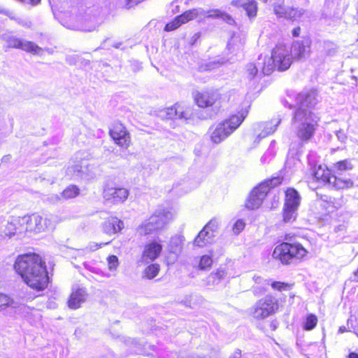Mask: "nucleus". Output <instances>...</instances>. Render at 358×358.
Instances as JSON below:
<instances>
[{
  "mask_svg": "<svg viewBox=\"0 0 358 358\" xmlns=\"http://www.w3.org/2000/svg\"><path fill=\"white\" fill-rule=\"evenodd\" d=\"M273 10L278 18L294 21L298 16V11L296 8L280 3L274 4Z\"/></svg>",
  "mask_w": 358,
  "mask_h": 358,
  "instance_id": "nucleus-20",
  "label": "nucleus"
},
{
  "mask_svg": "<svg viewBox=\"0 0 358 358\" xmlns=\"http://www.w3.org/2000/svg\"><path fill=\"white\" fill-rule=\"evenodd\" d=\"M353 168L350 159L336 162L332 168L324 164L313 165L310 178L319 186H328L335 191L343 192L355 187L354 180L344 174V172L352 171Z\"/></svg>",
  "mask_w": 358,
  "mask_h": 358,
  "instance_id": "nucleus-2",
  "label": "nucleus"
},
{
  "mask_svg": "<svg viewBox=\"0 0 358 358\" xmlns=\"http://www.w3.org/2000/svg\"><path fill=\"white\" fill-rule=\"evenodd\" d=\"M300 195L294 188H287L285 191L283 206L298 208L300 204Z\"/></svg>",
  "mask_w": 358,
  "mask_h": 358,
  "instance_id": "nucleus-22",
  "label": "nucleus"
},
{
  "mask_svg": "<svg viewBox=\"0 0 358 358\" xmlns=\"http://www.w3.org/2000/svg\"><path fill=\"white\" fill-rule=\"evenodd\" d=\"M198 15V12L196 10V9H191V10H186L185 12H183L182 13H181L180 15H177L176 17H178L180 24H185L189 21H192L194 19H195Z\"/></svg>",
  "mask_w": 358,
  "mask_h": 358,
  "instance_id": "nucleus-32",
  "label": "nucleus"
},
{
  "mask_svg": "<svg viewBox=\"0 0 358 358\" xmlns=\"http://www.w3.org/2000/svg\"><path fill=\"white\" fill-rule=\"evenodd\" d=\"M24 233L22 217H13L4 229L5 236L11 238L13 236Z\"/></svg>",
  "mask_w": 358,
  "mask_h": 358,
  "instance_id": "nucleus-19",
  "label": "nucleus"
},
{
  "mask_svg": "<svg viewBox=\"0 0 358 358\" xmlns=\"http://www.w3.org/2000/svg\"><path fill=\"white\" fill-rule=\"evenodd\" d=\"M348 358H358V354L354 352H350Z\"/></svg>",
  "mask_w": 358,
  "mask_h": 358,
  "instance_id": "nucleus-49",
  "label": "nucleus"
},
{
  "mask_svg": "<svg viewBox=\"0 0 358 358\" xmlns=\"http://www.w3.org/2000/svg\"><path fill=\"white\" fill-rule=\"evenodd\" d=\"M311 52V42L298 41L292 44V55L294 61H301L306 59Z\"/></svg>",
  "mask_w": 358,
  "mask_h": 358,
  "instance_id": "nucleus-16",
  "label": "nucleus"
},
{
  "mask_svg": "<svg viewBox=\"0 0 358 358\" xmlns=\"http://www.w3.org/2000/svg\"><path fill=\"white\" fill-rule=\"evenodd\" d=\"M279 309V300L274 296L268 294L255 303L252 308V314L255 319L262 320L275 315Z\"/></svg>",
  "mask_w": 358,
  "mask_h": 358,
  "instance_id": "nucleus-8",
  "label": "nucleus"
},
{
  "mask_svg": "<svg viewBox=\"0 0 358 358\" xmlns=\"http://www.w3.org/2000/svg\"><path fill=\"white\" fill-rule=\"evenodd\" d=\"M124 227L122 220L117 217H109L102 224V230L108 235H113L120 232Z\"/></svg>",
  "mask_w": 358,
  "mask_h": 358,
  "instance_id": "nucleus-18",
  "label": "nucleus"
},
{
  "mask_svg": "<svg viewBox=\"0 0 358 358\" xmlns=\"http://www.w3.org/2000/svg\"><path fill=\"white\" fill-rule=\"evenodd\" d=\"M263 184H258L250 192L245 202V207L250 210L258 209L268 195Z\"/></svg>",
  "mask_w": 358,
  "mask_h": 358,
  "instance_id": "nucleus-12",
  "label": "nucleus"
},
{
  "mask_svg": "<svg viewBox=\"0 0 358 358\" xmlns=\"http://www.w3.org/2000/svg\"><path fill=\"white\" fill-rule=\"evenodd\" d=\"M22 40L17 38H10L7 41L8 48L21 49Z\"/></svg>",
  "mask_w": 358,
  "mask_h": 358,
  "instance_id": "nucleus-42",
  "label": "nucleus"
},
{
  "mask_svg": "<svg viewBox=\"0 0 358 358\" xmlns=\"http://www.w3.org/2000/svg\"><path fill=\"white\" fill-rule=\"evenodd\" d=\"M161 270L160 264L158 263L150 262L143 270V277L148 280H152L157 277Z\"/></svg>",
  "mask_w": 358,
  "mask_h": 358,
  "instance_id": "nucleus-24",
  "label": "nucleus"
},
{
  "mask_svg": "<svg viewBox=\"0 0 358 358\" xmlns=\"http://www.w3.org/2000/svg\"><path fill=\"white\" fill-rule=\"evenodd\" d=\"M217 227V223L215 220H210L204 227V228L199 231L197 236L194 238V243L198 247H203L206 245L207 241L206 237L208 236V231H206V229L210 228L212 231L214 229H216Z\"/></svg>",
  "mask_w": 358,
  "mask_h": 358,
  "instance_id": "nucleus-23",
  "label": "nucleus"
},
{
  "mask_svg": "<svg viewBox=\"0 0 358 358\" xmlns=\"http://www.w3.org/2000/svg\"><path fill=\"white\" fill-rule=\"evenodd\" d=\"M129 190L122 187L106 185L103 192V198L113 203L124 202L129 196Z\"/></svg>",
  "mask_w": 358,
  "mask_h": 358,
  "instance_id": "nucleus-14",
  "label": "nucleus"
},
{
  "mask_svg": "<svg viewBox=\"0 0 358 358\" xmlns=\"http://www.w3.org/2000/svg\"><path fill=\"white\" fill-rule=\"evenodd\" d=\"M103 244L102 243H100V244H96V248H100L101 247Z\"/></svg>",
  "mask_w": 358,
  "mask_h": 358,
  "instance_id": "nucleus-50",
  "label": "nucleus"
},
{
  "mask_svg": "<svg viewBox=\"0 0 358 358\" xmlns=\"http://www.w3.org/2000/svg\"><path fill=\"white\" fill-rule=\"evenodd\" d=\"M262 1H264V2H266V1H267V0H262Z\"/></svg>",
  "mask_w": 358,
  "mask_h": 358,
  "instance_id": "nucleus-51",
  "label": "nucleus"
},
{
  "mask_svg": "<svg viewBox=\"0 0 358 358\" xmlns=\"http://www.w3.org/2000/svg\"><path fill=\"white\" fill-rule=\"evenodd\" d=\"M315 99L307 94L301 98L294 110L292 122L296 124L295 137L301 144L310 141L319 127L320 117L313 110Z\"/></svg>",
  "mask_w": 358,
  "mask_h": 358,
  "instance_id": "nucleus-3",
  "label": "nucleus"
},
{
  "mask_svg": "<svg viewBox=\"0 0 358 358\" xmlns=\"http://www.w3.org/2000/svg\"><path fill=\"white\" fill-rule=\"evenodd\" d=\"M293 63V58L287 51L285 44L278 43L271 50V57L265 61L262 66V71L269 75L275 71H285Z\"/></svg>",
  "mask_w": 358,
  "mask_h": 358,
  "instance_id": "nucleus-6",
  "label": "nucleus"
},
{
  "mask_svg": "<svg viewBox=\"0 0 358 358\" xmlns=\"http://www.w3.org/2000/svg\"><path fill=\"white\" fill-rule=\"evenodd\" d=\"M24 233H39L43 230V217L37 213L27 215L22 217Z\"/></svg>",
  "mask_w": 358,
  "mask_h": 358,
  "instance_id": "nucleus-15",
  "label": "nucleus"
},
{
  "mask_svg": "<svg viewBox=\"0 0 358 358\" xmlns=\"http://www.w3.org/2000/svg\"><path fill=\"white\" fill-rule=\"evenodd\" d=\"M41 0H26V3H29L31 6H36L40 3Z\"/></svg>",
  "mask_w": 358,
  "mask_h": 358,
  "instance_id": "nucleus-48",
  "label": "nucleus"
},
{
  "mask_svg": "<svg viewBox=\"0 0 358 358\" xmlns=\"http://www.w3.org/2000/svg\"><path fill=\"white\" fill-rule=\"evenodd\" d=\"M339 208L340 205L338 203L328 201H324L322 203V208L324 211V214L327 215H330L334 213Z\"/></svg>",
  "mask_w": 358,
  "mask_h": 358,
  "instance_id": "nucleus-35",
  "label": "nucleus"
},
{
  "mask_svg": "<svg viewBox=\"0 0 358 358\" xmlns=\"http://www.w3.org/2000/svg\"><path fill=\"white\" fill-rule=\"evenodd\" d=\"M200 37H201L200 32H196V33L194 34L189 39V45L193 46L195 44H196V43L199 41Z\"/></svg>",
  "mask_w": 358,
  "mask_h": 358,
  "instance_id": "nucleus-45",
  "label": "nucleus"
},
{
  "mask_svg": "<svg viewBox=\"0 0 358 358\" xmlns=\"http://www.w3.org/2000/svg\"><path fill=\"white\" fill-rule=\"evenodd\" d=\"M231 5L234 7H242L250 19L257 17L258 3L256 0H232Z\"/></svg>",
  "mask_w": 358,
  "mask_h": 358,
  "instance_id": "nucleus-17",
  "label": "nucleus"
},
{
  "mask_svg": "<svg viewBox=\"0 0 358 358\" xmlns=\"http://www.w3.org/2000/svg\"><path fill=\"white\" fill-rule=\"evenodd\" d=\"M301 31V29L299 26L294 27L292 31V36L293 37H299L300 36Z\"/></svg>",
  "mask_w": 358,
  "mask_h": 358,
  "instance_id": "nucleus-46",
  "label": "nucleus"
},
{
  "mask_svg": "<svg viewBox=\"0 0 358 358\" xmlns=\"http://www.w3.org/2000/svg\"><path fill=\"white\" fill-rule=\"evenodd\" d=\"M298 208L285 207L282 208V221L285 223H292L296 219Z\"/></svg>",
  "mask_w": 358,
  "mask_h": 358,
  "instance_id": "nucleus-27",
  "label": "nucleus"
},
{
  "mask_svg": "<svg viewBox=\"0 0 358 358\" xmlns=\"http://www.w3.org/2000/svg\"><path fill=\"white\" fill-rule=\"evenodd\" d=\"M184 238L180 236H173L170 238L168 250L170 253L180 252L182 250Z\"/></svg>",
  "mask_w": 358,
  "mask_h": 358,
  "instance_id": "nucleus-25",
  "label": "nucleus"
},
{
  "mask_svg": "<svg viewBox=\"0 0 358 358\" xmlns=\"http://www.w3.org/2000/svg\"><path fill=\"white\" fill-rule=\"evenodd\" d=\"M80 193L79 187L76 185L67 186L62 192V196L66 199H71L78 196Z\"/></svg>",
  "mask_w": 358,
  "mask_h": 358,
  "instance_id": "nucleus-31",
  "label": "nucleus"
},
{
  "mask_svg": "<svg viewBox=\"0 0 358 358\" xmlns=\"http://www.w3.org/2000/svg\"><path fill=\"white\" fill-rule=\"evenodd\" d=\"M248 115L247 109H241L212 125L209 129L210 141L214 144H219L225 141L241 125Z\"/></svg>",
  "mask_w": 358,
  "mask_h": 358,
  "instance_id": "nucleus-5",
  "label": "nucleus"
},
{
  "mask_svg": "<svg viewBox=\"0 0 358 358\" xmlns=\"http://www.w3.org/2000/svg\"><path fill=\"white\" fill-rule=\"evenodd\" d=\"M222 20L229 25L234 26L236 24L235 19L229 14L224 12Z\"/></svg>",
  "mask_w": 358,
  "mask_h": 358,
  "instance_id": "nucleus-44",
  "label": "nucleus"
},
{
  "mask_svg": "<svg viewBox=\"0 0 358 358\" xmlns=\"http://www.w3.org/2000/svg\"><path fill=\"white\" fill-rule=\"evenodd\" d=\"M213 262L212 255H203L199 258L198 268L201 271L210 270L213 266Z\"/></svg>",
  "mask_w": 358,
  "mask_h": 358,
  "instance_id": "nucleus-30",
  "label": "nucleus"
},
{
  "mask_svg": "<svg viewBox=\"0 0 358 358\" xmlns=\"http://www.w3.org/2000/svg\"><path fill=\"white\" fill-rule=\"evenodd\" d=\"M231 358H239V357H231Z\"/></svg>",
  "mask_w": 358,
  "mask_h": 358,
  "instance_id": "nucleus-52",
  "label": "nucleus"
},
{
  "mask_svg": "<svg viewBox=\"0 0 358 358\" xmlns=\"http://www.w3.org/2000/svg\"><path fill=\"white\" fill-rule=\"evenodd\" d=\"M318 323V318L314 314H308L303 324V329L306 331L313 329Z\"/></svg>",
  "mask_w": 358,
  "mask_h": 358,
  "instance_id": "nucleus-33",
  "label": "nucleus"
},
{
  "mask_svg": "<svg viewBox=\"0 0 358 358\" xmlns=\"http://www.w3.org/2000/svg\"><path fill=\"white\" fill-rule=\"evenodd\" d=\"M294 285V283L273 280L270 283L271 289L275 292H282L283 291L291 290Z\"/></svg>",
  "mask_w": 358,
  "mask_h": 358,
  "instance_id": "nucleus-29",
  "label": "nucleus"
},
{
  "mask_svg": "<svg viewBox=\"0 0 358 358\" xmlns=\"http://www.w3.org/2000/svg\"><path fill=\"white\" fill-rule=\"evenodd\" d=\"M108 268L110 271H116L120 265L118 257L115 255H109L107 259Z\"/></svg>",
  "mask_w": 358,
  "mask_h": 358,
  "instance_id": "nucleus-38",
  "label": "nucleus"
},
{
  "mask_svg": "<svg viewBox=\"0 0 358 358\" xmlns=\"http://www.w3.org/2000/svg\"><path fill=\"white\" fill-rule=\"evenodd\" d=\"M324 7L328 9H338L340 6L339 0H324Z\"/></svg>",
  "mask_w": 358,
  "mask_h": 358,
  "instance_id": "nucleus-43",
  "label": "nucleus"
},
{
  "mask_svg": "<svg viewBox=\"0 0 358 358\" xmlns=\"http://www.w3.org/2000/svg\"><path fill=\"white\" fill-rule=\"evenodd\" d=\"M308 255V250L296 240V235L288 233L275 246L272 257L282 266H288L306 261Z\"/></svg>",
  "mask_w": 358,
  "mask_h": 358,
  "instance_id": "nucleus-4",
  "label": "nucleus"
},
{
  "mask_svg": "<svg viewBox=\"0 0 358 358\" xmlns=\"http://www.w3.org/2000/svg\"><path fill=\"white\" fill-rule=\"evenodd\" d=\"M246 226L245 221L243 219L237 220L232 226V231L235 235H238L243 231Z\"/></svg>",
  "mask_w": 358,
  "mask_h": 358,
  "instance_id": "nucleus-39",
  "label": "nucleus"
},
{
  "mask_svg": "<svg viewBox=\"0 0 358 358\" xmlns=\"http://www.w3.org/2000/svg\"><path fill=\"white\" fill-rule=\"evenodd\" d=\"M221 99V94L218 93L217 90L213 88H206L201 91H196L193 94V100L196 106L199 108H212L214 110V108H217L215 114L220 109V100Z\"/></svg>",
  "mask_w": 358,
  "mask_h": 358,
  "instance_id": "nucleus-9",
  "label": "nucleus"
},
{
  "mask_svg": "<svg viewBox=\"0 0 358 358\" xmlns=\"http://www.w3.org/2000/svg\"><path fill=\"white\" fill-rule=\"evenodd\" d=\"M181 26L178 19L177 17H175L171 21L169 22L166 24L164 27L165 31H173Z\"/></svg>",
  "mask_w": 358,
  "mask_h": 358,
  "instance_id": "nucleus-40",
  "label": "nucleus"
},
{
  "mask_svg": "<svg viewBox=\"0 0 358 358\" xmlns=\"http://www.w3.org/2000/svg\"><path fill=\"white\" fill-rule=\"evenodd\" d=\"M15 300L8 294L0 292V312L15 308Z\"/></svg>",
  "mask_w": 358,
  "mask_h": 358,
  "instance_id": "nucleus-26",
  "label": "nucleus"
},
{
  "mask_svg": "<svg viewBox=\"0 0 358 358\" xmlns=\"http://www.w3.org/2000/svg\"><path fill=\"white\" fill-rule=\"evenodd\" d=\"M224 11L220 9H211L207 12L206 17L210 19H222Z\"/></svg>",
  "mask_w": 358,
  "mask_h": 358,
  "instance_id": "nucleus-41",
  "label": "nucleus"
},
{
  "mask_svg": "<svg viewBox=\"0 0 358 358\" xmlns=\"http://www.w3.org/2000/svg\"><path fill=\"white\" fill-rule=\"evenodd\" d=\"M163 250L162 241L158 238L150 240L143 246L141 260L144 262H153L160 257Z\"/></svg>",
  "mask_w": 358,
  "mask_h": 358,
  "instance_id": "nucleus-11",
  "label": "nucleus"
},
{
  "mask_svg": "<svg viewBox=\"0 0 358 358\" xmlns=\"http://www.w3.org/2000/svg\"><path fill=\"white\" fill-rule=\"evenodd\" d=\"M173 220V213L167 209L157 210L142 222L136 229L139 237H145L164 228Z\"/></svg>",
  "mask_w": 358,
  "mask_h": 358,
  "instance_id": "nucleus-7",
  "label": "nucleus"
},
{
  "mask_svg": "<svg viewBox=\"0 0 358 358\" xmlns=\"http://www.w3.org/2000/svg\"><path fill=\"white\" fill-rule=\"evenodd\" d=\"M108 134L114 143L122 150H128L132 144L129 131L120 121H115L112 124Z\"/></svg>",
  "mask_w": 358,
  "mask_h": 358,
  "instance_id": "nucleus-10",
  "label": "nucleus"
},
{
  "mask_svg": "<svg viewBox=\"0 0 358 358\" xmlns=\"http://www.w3.org/2000/svg\"><path fill=\"white\" fill-rule=\"evenodd\" d=\"M283 177L281 176H278L272 177L269 179H266L261 182L259 184H263L265 187L264 189H266V191L268 193L271 189L281 185Z\"/></svg>",
  "mask_w": 358,
  "mask_h": 358,
  "instance_id": "nucleus-28",
  "label": "nucleus"
},
{
  "mask_svg": "<svg viewBox=\"0 0 358 358\" xmlns=\"http://www.w3.org/2000/svg\"><path fill=\"white\" fill-rule=\"evenodd\" d=\"M21 50L32 54H38L42 49L31 41H22Z\"/></svg>",
  "mask_w": 358,
  "mask_h": 358,
  "instance_id": "nucleus-36",
  "label": "nucleus"
},
{
  "mask_svg": "<svg viewBox=\"0 0 358 358\" xmlns=\"http://www.w3.org/2000/svg\"><path fill=\"white\" fill-rule=\"evenodd\" d=\"M86 293L83 288H76L71 291L68 299V306L71 309H78L85 301Z\"/></svg>",
  "mask_w": 358,
  "mask_h": 358,
  "instance_id": "nucleus-21",
  "label": "nucleus"
},
{
  "mask_svg": "<svg viewBox=\"0 0 358 358\" xmlns=\"http://www.w3.org/2000/svg\"><path fill=\"white\" fill-rule=\"evenodd\" d=\"M71 171L73 172V173H76V172H82V166H78V165H76V166H73L71 167Z\"/></svg>",
  "mask_w": 358,
  "mask_h": 358,
  "instance_id": "nucleus-47",
  "label": "nucleus"
},
{
  "mask_svg": "<svg viewBox=\"0 0 358 358\" xmlns=\"http://www.w3.org/2000/svg\"><path fill=\"white\" fill-rule=\"evenodd\" d=\"M227 272L225 269L219 268L215 272H212L209 278L211 280L213 284H218L226 278Z\"/></svg>",
  "mask_w": 358,
  "mask_h": 358,
  "instance_id": "nucleus-34",
  "label": "nucleus"
},
{
  "mask_svg": "<svg viewBox=\"0 0 358 358\" xmlns=\"http://www.w3.org/2000/svg\"><path fill=\"white\" fill-rule=\"evenodd\" d=\"M258 73V69L255 64L248 63L245 67V73L249 79H253Z\"/></svg>",
  "mask_w": 358,
  "mask_h": 358,
  "instance_id": "nucleus-37",
  "label": "nucleus"
},
{
  "mask_svg": "<svg viewBox=\"0 0 358 358\" xmlns=\"http://www.w3.org/2000/svg\"><path fill=\"white\" fill-rule=\"evenodd\" d=\"M192 107L177 102L164 110V118L166 120L185 119L188 120L192 116Z\"/></svg>",
  "mask_w": 358,
  "mask_h": 358,
  "instance_id": "nucleus-13",
  "label": "nucleus"
},
{
  "mask_svg": "<svg viewBox=\"0 0 358 358\" xmlns=\"http://www.w3.org/2000/svg\"><path fill=\"white\" fill-rule=\"evenodd\" d=\"M13 269L30 289L36 292L46 289L51 282L45 259L32 252L16 257Z\"/></svg>",
  "mask_w": 358,
  "mask_h": 358,
  "instance_id": "nucleus-1",
  "label": "nucleus"
}]
</instances>
